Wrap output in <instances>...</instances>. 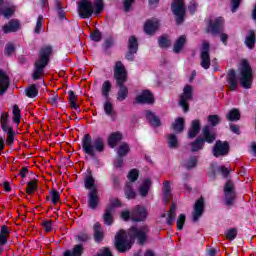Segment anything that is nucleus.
Returning a JSON list of instances; mask_svg holds the SVG:
<instances>
[{"label": "nucleus", "mask_w": 256, "mask_h": 256, "mask_svg": "<svg viewBox=\"0 0 256 256\" xmlns=\"http://www.w3.org/2000/svg\"><path fill=\"white\" fill-rule=\"evenodd\" d=\"M96 256H113L110 249L108 248H104V249H100V251L98 252V254Z\"/></svg>", "instance_id": "e2e57ef3"}, {"label": "nucleus", "mask_w": 256, "mask_h": 256, "mask_svg": "<svg viewBox=\"0 0 256 256\" xmlns=\"http://www.w3.org/2000/svg\"><path fill=\"white\" fill-rule=\"evenodd\" d=\"M208 122L212 126H217V124H220V117L217 115L208 116Z\"/></svg>", "instance_id": "6e6d98bb"}, {"label": "nucleus", "mask_w": 256, "mask_h": 256, "mask_svg": "<svg viewBox=\"0 0 256 256\" xmlns=\"http://www.w3.org/2000/svg\"><path fill=\"white\" fill-rule=\"evenodd\" d=\"M200 132V122L199 120H193L192 126L189 129L188 136L189 138H195Z\"/></svg>", "instance_id": "c756f323"}, {"label": "nucleus", "mask_w": 256, "mask_h": 256, "mask_svg": "<svg viewBox=\"0 0 256 256\" xmlns=\"http://www.w3.org/2000/svg\"><path fill=\"white\" fill-rule=\"evenodd\" d=\"M147 216H148L147 209L141 205H137V207H135L132 213H130V211H122L121 213V217L125 221H127L130 217L133 221H144Z\"/></svg>", "instance_id": "6e6552de"}, {"label": "nucleus", "mask_w": 256, "mask_h": 256, "mask_svg": "<svg viewBox=\"0 0 256 256\" xmlns=\"http://www.w3.org/2000/svg\"><path fill=\"white\" fill-rule=\"evenodd\" d=\"M204 212V199L203 197H200V199H197L195 205H194V211L192 213L193 221H199L200 217L203 215Z\"/></svg>", "instance_id": "a211bd4d"}, {"label": "nucleus", "mask_w": 256, "mask_h": 256, "mask_svg": "<svg viewBox=\"0 0 256 256\" xmlns=\"http://www.w3.org/2000/svg\"><path fill=\"white\" fill-rule=\"evenodd\" d=\"M186 221V215L184 213H180V215L177 218V227L178 229H183L184 223Z\"/></svg>", "instance_id": "864d4df0"}, {"label": "nucleus", "mask_w": 256, "mask_h": 256, "mask_svg": "<svg viewBox=\"0 0 256 256\" xmlns=\"http://www.w3.org/2000/svg\"><path fill=\"white\" fill-rule=\"evenodd\" d=\"M227 119L230 122H236L237 120H240V112L237 109L230 110L227 114Z\"/></svg>", "instance_id": "ea45409f"}, {"label": "nucleus", "mask_w": 256, "mask_h": 256, "mask_svg": "<svg viewBox=\"0 0 256 256\" xmlns=\"http://www.w3.org/2000/svg\"><path fill=\"white\" fill-rule=\"evenodd\" d=\"M224 195L226 205H233L236 199V191L234 183L232 181H227L224 185Z\"/></svg>", "instance_id": "4468645a"}, {"label": "nucleus", "mask_w": 256, "mask_h": 256, "mask_svg": "<svg viewBox=\"0 0 256 256\" xmlns=\"http://www.w3.org/2000/svg\"><path fill=\"white\" fill-rule=\"evenodd\" d=\"M133 3H135V0H123V9L126 13L131 10Z\"/></svg>", "instance_id": "4d7b16f0"}, {"label": "nucleus", "mask_w": 256, "mask_h": 256, "mask_svg": "<svg viewBox=\"0 0 256 256\" xmlns=\"http://www.w3.org/2000/svg\"><path fill=\"white\" fill-rule=\"evenodd\" d=\"M158 42H159V46H161L162 48H166L167 46L171 45V40L169 36H166V34H163V36H160Z\"/></svg>", "instance_id": "a18cd8bd"}, {"label": "nucleus", "mask_w": 256, "mask_h": 256, "mask_svg": "<svg viewBox=\"0 0 256 256\" xmlns=\"http://www.w3.org/2000/svg\"><path fill=\"white\" fill-rule=\"evenodd\" d=\"M250 152L253 156H256V142H251L250 144Z\"/></svg>", "instance_id": "774afa93"}, {"label": "nucleus", "mask_w": 256, "mask_h": 256, "mask_svg": "<svg viewBox=\"0 0 256 256\" xmlns=\"http://www.w3.org/2000/svg\"><path fill=\"white\" fill-rule=\"evenodd\" d=\"M121 205V201L119 199H112L110 205L106 208V211L104 212V223L106 225H112L114 219H113V213L115 211V207H118Z\"/></svg>", "instance_id": "ddd939ff"}, {"label": "nucleus", "mask_w": 256, "mask_h": 256, "mask_svg": "<svg viewBox=\"0 0 256 256\" xmlns=\"http://www.w3.org/2000/svg\"><path fill=\"white\" fill-rule=\"evenodd\" d=\"M83 251L82 245H75L72 251H65L63 256H81Z\"/></svg>", "instance_id": "f704fd0d"}, {"label": "nucleus", "mask_w": 256, "mask_h": 256, "mask_svg": "<svg viewBox=\"0 0 256 256\" xmlns=\"http://www.w3.org/2000/svg\"><path fill=\"white\" fill-rule=\"evenodd\" d=\"M255 42H256L255 32L254 30H249L245 40L246 46H248V48H254Z\"/></svg>", "instance_id": "72a5a7b5"}, {"label": "nucleus", "mask_w": 256, "mask_h": 256, "mask_svg": "<svg viewBox=\"0 0 256 256\" xmlns=\"http://www.w3.org/2000/svg\"><path fill=\"white\" fill-rule=\"evenodd\" d=\"M197 162H198L197 158L193 156L192 158H189V160L185 162V168L193 169L195 168V166H197Z\"/></svg>", "instance_id": "603ef678"}, {"label": "nucleus", "mask_w": 256, "mask_h": 256, "mask_svg": "<svg viewBox=\"0 0 256 256\" xmlns=\"http://www.w3.org/2000/svg\"><path fill=\"white\" fill-rule=\"evenodd\" d=\"M14 51H15V45L12 42H8V44H6L5 46L6 54L10 55Z\"/></svg>", "instance_id": "680f3d73"}, {"label": "nucleus", "mask_w": 256, "mask_h": 256, "mask_svg": "<svg viewBox=\"0 0 256 256\" xmlns=\"http://www.w3.org/2000/svg\"><path fill=\"white\" fill-rule=\"evenodd\" d=\"M58 100H59V98H58V95H57V94H53V96H51V97L49 98V102H50V104H52L53 106H57Z\"/></svg>", "instance_id": "338daca9"}, {"label": "nucleus", "mask_w": 256, "mask_h": 256, "mask_svg": "<svg viewBox=\"0 0 256 256\" xmlns=\"http://www.w3.org/2000/svg\"><path fill=\"white\" fill-rule=\"evenodd\" d=\"M10 86V78L3 72V70H0V96L4 94L8 90Z\"/></svg>", "instance_id": "aec40b11"}, {"label": "nucleus", "mask_w": 256, "mask_h": 256, "mask_svg": "<svg viewBox=\"0 0 256 256\" xmlns=\"http://www.w3.org/2000/svg\"><path fill=\"white\" fill-rule=\"evenodd\" d=\"M123 136L121 132H113L108 138V145L111 148H115V146L122 140Z\"/></svg>", "instance_id": "a878e982"}, {"label": "nucleus", "mask_w": 256, "mask_h": 256, "mask_svg": "<svg viewBox=\"0 0 256 256\" xmlns=\"http://www.w3.org/2000/svg\"><path fill=\"white\" fill-rule=\"evenodd\" d=\"M51 199L53 203H58V201H60L59 191H56V190L51 191Z\"/></svg>", "instance_id": "bf43d9fd"}, {"label": "nucleus", "mask_w": 256, "mask_h": 256, "mask_svg": "<svg viewBox=\"0 0 256 256\" xmlns=\"http://www.w3.org/2000/svg\"><path fill=\"white\" fill-rule=\"evenodd\" d=\"M14 142H15V132H14L12 126H10L9 132H8V135L6 138V144H7V146H13Z\"/></svg>", "instance_id": "c03bdc74"}, {"label": "nucleus", "mask_w": 256, "mask_h": 256, "mask_svg": "<svg viewBox=\"0 0 256 256\" xmlns=\"http://www.w3.org/2000/svg\"><path fill=\"white\" fill-rule=\"evenodd\" d=\"M151 185H152L151 180L142 181V183L140 184L139 189H138L141 197H145L146 195H148Z\"/></svg>", "instance_id": "cd10ccee"}, {"label": "nucleus", "mask_w": 256, "mask_h": 256, "mask_svg": "<svg viewBox=\"0 0 256 256\" xmlns=\"http://www.w3.org/2000/svg\"><path fill=\"white\" fill-rule=\"evenodd\" d=\"M227 83H228V88L230 90H237V88L239 86V82L237 80L235 70H229L228 77H227Z\"/></svg>", "instance_id": "412c9836"}, {"label": "nucleus", "mask_w": 256, "mask_h": 256, "mask_svg": "<svg viewBox=\"0 0 256 256\" xmlns=\"http://www.w3.org/2000/svg\"><path fill=\"white\" fill-rule=\"evenodd\" d=\"M238 78L240 81V85L243 88H251L253 84V78H254V73L252 70L251 65L247 60H242L239 66L238 70Z\"/></svg>", "instance_id": "423d86ee"}, {"label": "nucleus", "mask_w": 256, "mask_h": 256, "mask_svg": "<svg viewBox=\"0 0 256 256\" xmlns=\"http://www.w3.org/2000/svg\"><path fill=\"white\" fill-rule=\"evenodd\" d=\"M176 205H172V207H170V210L168 211V215H167V223L168 225H172L175 221V217H176Z\"/></svg>", "instance_id": "58836bf2"}, {"label": "nucleus", "mask_w": 256, "mask_h": 256, "mask_svg": "<svg viewBox=\"0 0 256 256\" xmlns=\"http://www.w3.org/2000/svg\"><path fill=\"white\" fill-rule=\"evenodd\" d=\"M242 0H231V11L232 13H236L237 9H239Z\"/></svg>", "instance_id": "13d9d810"}, {"label": "nucleus", "mask_w": 256, "mask_h": 256, "mask_svg": "<svg viewBox=\"0 0 256 256\" xmlns=\"http://www.w3.org/2000/svg\"><path fill=\"white\" fill-rule=\"evenodd\" d=\"M21 29V24L17 20L9 21V23L4 24L3 33H16Z\"/></svg>", "instance_id": "4be33fe9"}, {"label": "nucleus", "mask_w": 256, "mask_h": 256, "mask_svg": "<svg viewBox=\"0 0 256 256\" xmlns=\"http://www.w3.org/2000/svg\"><path fill=\"white\" fill-rule=\"evenodd\" d=\"M230 150L228 142H222L218 140L212 148V154L215 158H221V156H227Z\"/></svg>", "instance_id": "2eb2a0df"}, {"label": "nucleus", "mask_w": 256, "mask_h": 256, "mask_svg": "<svg viewBox=\"0 0 256 256\" xmlns=\"http://www.w3.org/2000/svg\"><path fill=\"white\" fill-rule=\"evenodd\" d=\"M104 233L101 229L100 223H94V238L95 241H102Z\"/></svg>", "instance_id": "e433bc0d"}, {"label": "nucleus", "mask_w": 256, "mask_h": 256, "mask_svg": "<svg viewBox=\"0 0 256 256\" xmlns=\"http://www.w3.org/2000/svg\"><path fill=\"white\" fill-rule=\"evenodd\" d=\"M130 148L128 146V144H121L118 148V156H121V158H123V156H126L129 152Z\"/></svg>", "instance_id": "8fccbe9b"}, {"label": "nucleus", "mask_w": 256, "mask_h": 256, "mask_svg": "<svg viewBox=\"0 0 256 256\" xmlns=\"http://www.w3.org/2000/svg\"><path fill=\"white\" fill-rule=\"evenodd\" d=\"M193 98V86L187 84L184 86L183 92L180 95V106H182L184 112L189 110V100Z\"/></svg>", "instance_id": "f8f14e48"}, {"label": "nucleus", "mask_w": 256, "mask_h": 256, "mask_svg": "<svg viewBox=\"0 0 256 256\" xmlns=\"http://www.w3.org/2000/svg\"><path fill=\"white\" fill-rule=\"evenodd\" d=\"M111 82H109V80H106L103 84H102V95L104 96V98H109V92L111 90Z\"/></svg>", "instance_id": "37998d69"}, {"label": "nucleus", "mask_w": 256, "mask_h": 256, "mask_svg": "<svg viewBox=\"0 0 256 256\" xmlns=\"http://www.w3.org/2000/svg\"><path fill=\"white\" fill-rule=\"evenodd\" d=\"M37 189V183L36 181H28V185L26 187V192L28 194L34 193V191Z\"/></svg>", "instance_id": "5fc2aeb1"}, {"label": "nucleus", "mask_w": 256, "mask_h": 256, "mask_svg": "<svg viewBox=\"0 0 256 256\" xmlns=\"http://www.w3.org/2000/svg\"><path fill=\"white\" fill-rule=\"evenodd\" d=\"M139 177L138 170H131L128 174V179L130 180L125 185V195L127 199H134L137 195L135 189H133V181H137Z\"/></svg>", "instance_id": "1a4fd4ad"}, {"label": "nucleus", "mask_w": 256, "mask_h": 256, "mask_svg": "<svg viewBox=\"0 0 256 256\" xmlns=\"http://www.w3.org/2000/svg\"><path fill=\"white\" fill-rule=\"evenodd\" d=\"M94 185H95V180L92 174H88V176H86L85 178V187L90 191V189H92Z\"/></svg>", "instance_id": "09e8293b"}, {"label": "nucleus", "mask_w": 256, "mask_h": 256, "mask_svg": "<svg viewBox=\"0 0 256 256\" xmlns=\"http://www.w3.org/2000/svg\"><path fill=\"white\" fill-rule=\"evenodd\" d=\"M104 9L103 0H82L78 3L77 12L81 19H90L92 15H99Z\"/></svg>", "instance_id": "f03ea898"}, {"label": "nucleus", "mask_w": 256, "mask_h": 256, "mask_svg": "<svg viewBox=\"0 0 256 256\" xmlns=\"http://www.w3.org/2000/svg\"><path fill=\"white\" fill-rule=\"evenodd\" d=\"M91 39L95 41H99L102 39V34L100 30H94V32H91Z\"/></svg>", "instance_id": "052dcab7"}, {"label": "nucleus", "mask_w": 256, "mask_h": 256, "mask_svg": "<svg viewBox=\"0 0 256 256\" xmlns=\"http://www.w3.org/2000/svg\"><path fill=\"white\" fill-rule=\"evenodd\" d=\"M167 144L171 149L178 148L179 147L178 136H176V134H169L167 137Z\"/></svg>", "instance_id": "2f4dec72"}, {"label": "nucleus", "mask_w": 256, "mask_h": 256, "mask_svg": "<svg viewBox=\"0 0 256 256\" xmlns=\"http://www.w3.org/2000/svg\"><path fill=\"white\" fill-rule=\"evenodd\" d=\"M186 42V36H179L174 43V52H180Z\"/></svg>", "instance_id": "4c0bfd02"}, {"label": "nucleus", "mask_w": 256, "mask_h": 256, "mask_svg": "<svg viewBox=\"0 0 256 256\" xmlns=\"http://www.w3.org/2000/svg\"><path fill=\"white\" fill-rule=\"evenodd\" d=\"M158 27H159V21L157 19L153 21H147L144 24V31L145 33H147V35H153V33L157 31Z\"/></svg>", "instance_id": "5701e85b"}, {"label": "nucleus", "mask_w": 256, "mask_h": 256, "mask_svg": "<svg viewBox=\"0 0 256 256\" xmlns=\"http://www.w3.org/2000/svg\"><path fill=\"white\" fill-rule=\"evenodd\" d=\"M43 17L42 15H40L36 21V25H35V28H34V33H36V35H39V33H41L42 31V27H43Z\"/></svg>", "instance_id": "de8ad7c7"}, {"label": "nucleus", "mask_w": 256, "mask_h": 256, "mask_svg": "<svg viewBox=\"0 0 256 256\" xmlns=\"http://www.w3.org/2000/svg\"><path fill=\"white\" fill-rule=\"evenodd\" d=\"M172 12L176 15V23L181 25L184 21V17L186 14V7L183 0H174L172 3Z\"/></svg>", "instance_id": "9b49d317"}, {"label": "nucleus", "mask_w": 256, "mask_h": 256, "mask_svg": "<svg viewBox=\"0 0 256 256\" xmlns=\"http://www.w3.org/2000/svg\"><path fill=\"white\" fill-rule=\"evenodd\" d=\"M200 64L202 68H205V70H208L211 66L209 42H203L202 46L200 47Z\"/></svg>", "instance_id": "9d476101"}, {"label": "nucleus", "mask_w": 256, "mask_h": 256, "mask_svg": "<svg viewBox=\"0 0 256 256\" xmlns=\"http://www.w3.org/2000/svg\"><path fill=\"white\" fill-rule=\"evenodd\" d=\"M82 148L85 154L94 158L96 156V152H104L105 150V142L103 138H94L89 136V134H85L82 140Z\"/></svg>", "instance_id": "39448f33"}, {"label": "nucleus", "mask_w": 256, "mask_h": 256, "mask_svg": "<svg viewBox=\"0 0 256 256\" xmlns=\"http://www.w3.org/2000/svg\"><path fill=\"white\" fill-rule=\"evenodd\" d=\"M237 229H228L225 231L226 239H229L230 241H233L237 237Z\"/></svg>", "instance_id": "3c124183"}, {"label": "nucleus", "mask_w": 256, "mask_h": 256, "mask_svg": "<svg viewBox=\"0 0 256 256\" xmlns=\"http://www.w3.org/2000/svg\"><path fill=\"white\" fill-rule=\"evenodd\" d=\"M215 140L216 136L214 132H211L210 126H205L203 128V138H197L195 142H192L191 150L192 152H199L200 150H203L205 142H208V144H213Z\"/></svg>", "instance_id": "0eeeda50"}, {"label": "nucleus", "mask_w": 256, "mask_h": 256, "mask_svg": "<svg viewBox=\"0 0 256 256\" xmlns=\"http://www.w3.org/2000/svg\"><path fill=\"white\" fill-rule=\"evenodd\" d=\"M144 114L150 124H152V126H161V120L158 116H155L154 112H152L151 110H146Z\"/></svg>", "instance_id": "393cba45"}, {"label": "nucleus", "mask_w": 256, "mask_h": 256, "mask_svg": "<svg viewBox=\"0 0 256 256\" xmlns=\"http://www.w3.org/2000/svg\"><path fill=\"white\" fill-rule=\"evenodd\" d=\"M99 201H100L99 191L97 187H92L88 193V206L91 209H96V207H98L99 205Z\"/></svg>", "instance_id": "f3484780"}, {"label": "nucleus", "mask_w": 256, "mask_h": 256, "mask_svg": "<svg viewBox=\"0 0 256 256\" xmlns=\"http://www.w3.org/2000/svg\"><path fill=\"white\" fill-rule=\"evenodd\" d=\"M136 102H138L139 104H154V94L150 90H142V92H139V94H137Z\"/></svg>", "instance_id": "dca6fc26"}, {"label": "nucleus", "mask_w": 256, "mask_h": 256, "mask_svg": "<svg viewBox=\"0 0 256 256\" xmlns=\"http://www.w3.org/2000/svg\"><path fill=\"white\" fill-rule=\"evenodd\" d=\"M9 235V227H7V225H2L0 229V245H6V243H8Z\"/></svg>", "instance_id": "c85d7f7f"}, {"label": "nucleus", "mask_w": 256, "mask_h": 256, "mask_svg": "<svg viewBox=\"0 0 256 256\" xmlns=\"http://www.w3.org/2000/svg\"><path fill=\"white\" fill-rule=\"evenodd\" d=\"M103 109L106 116H111L112 120H115L116 112L114 110L112 102L110 100H106L103 104Z\"/></svg>", "instance_id": "bb28decb"}, {"label": "nucleus", "mask_w": 256, "mask_h": 256, "mask_svg": "<svg viewBox=\"0 0 256 256\" xmlns=\"http://www.w3.org/2000/svg\"><path fill=\"white\" fill-rule=\"evenodd\" d=\"M128 48H129L130 52H132V55L134 56V54L137 52V50L139 48V42H138L136 36L129 37Z\"/></svg>", "instance_id": "7c9ffc66"}, {"label": "nucleus", "mask_w": 256, "mask_h": 256, "mask_svg": "<svg viewBox=\"0 0 256 256\" xmlns=\"http://www.w3.org/2000/svg\"><path fill=\"white\" fill-rule=\"evenodd\" d=\"M224 23L225 20L223 19V17H217L214 23L209 24L208 31H210V33H220Z\"/></svg>", "instance_id": "6ab92c4d"}, {"label": "nucleus", "mask_w": 256, "mask_h": 256, "mask_svg": "<svg viewBox=\"0 0 256 256\" xmlns=\"http://www.w3.org/2000/svg\"><path fill=\"white\" fill-rule=\"evenodd\" d=\"M123 164L124 162L122 156H119V158H117L114 162L115 168H123Z\"/></svg>", "instance_id": "0e129e2a"}, {"label": "nucleus", "mask_w": 256, "mask_h": 256, "mask_svg": "<svg viewBox=\"0 0 256 256\" xmlns=\"http://www.w3.org/2000/svg\"><path fill=\"white\" fill-rule=\"evenodd\" d=\"M172 128L174 132L180 133L184 130V118H176L174 123L172 124Z\"/></svg>", "instance_id": "c9c22d12"}, {"label": "nucleus", "mask_w": 256, "mask_h": 256, "mask_svg": "<svg viewBox=\"0 0 256 256\" xmlns=\"http://www.w3.org/2000/svg\"><path fill=\"white\" fill-rule=\"evenodd\" d=\"M149 231L150 229L147 225H143L142 227H131L128 234L126 231H119L115 235L116 248L121 253H124L128 249H131L135 239H137L140 245H144L148 239Z\"/></svg>", "instance_id": "f257e3e1"}, {"label": "nucleus", "mask_w": 256, "mask_h": 256, "mask_svg": "<svg viewBox=\"0 0 256 256\" xmlns=\"http://www.w3.org/2000/svg\"><path fill=\"white\" fill-rule=\"evenodd\" d=\"M16 7L14 5H8L4 9L0 10V15H3L6 19H10L14 15Z\"/></svg>", "instance_id": "473e14b6"}, {"label": "nucleus", "mask_w": 256, "mask_h": 256, "mask_svg": "<svg viewBox=\"0 0 256 256\" xmlns=\"http://www.w3.org/2000/svg\"><path fill=\"white\" fill-rule=\"evenodd\" d=\"M21 121V110L19 106L15 105L13 106V122L15 124H20Z\"/></svg>", "instance_id": "79ce46f5"}, {"label": "nucleus", "mask_w": 256, "mask_h": 256, "mask_svg": "<svg viewBox=\"0 0 256 256\" xmlns=\"http://www.w3.org/2000/svg\"><path fill=\"white\" fill-rule=\"evenodd\" d=\"M68 96H69V104L71 108H74L75 110H77L78 104H77V96L75 92H73V90H69Z\"/></svg>", "instance_id": "a19ab883"}, {"label": "nucleus", "mask_w": 256, "mask_h": 256, "mask_svg": "<svg viewBox=\"0 0 256 256\" xmlns=\"http://www.w3.org/2000/svg\"><path fill=\"white\" fill-rule=\"evenodd\" d=\"M52 54L51 46H43L40 50V54L34 63V72L32 78L38 80L45 72V68L49 62L50 56Z\"/></svg>", "instance_id": "7ed1b4c3"}, {"label": "nucleus", "mask_w": 256, "mask_h": 256, "mask_svg": "<svg viewBox=\"0 0 256 256\" xmlns=\"http://www.w3.org/2000/svg\"><path fill=\"white\" fill-rule=\"evenodd\" d=\"M7 120H8V114L2 113L1 118H0V123H1L3 131H4V126H5Z\"/></svg>", "instance_id": "69168bd1"}, {"label": "nucleus", "mask_w": 256, "mask_h": 256, "mask_svg": "<svg viewBox=\"0 0 256 256\" xmlns=\"http://www.w3.org/2000/svg\"><path fill=\"white\" fill-rule=\"evenodd\" d=\"M127 72L125 70V66L123 62L118 61L115 63L114 68V77L117 80V84H119L120 88L117 95V100L119 102H123V100H126L128 96V88L124 86V82L126 80Z\"/></svg>", "instance_id": "20e7f679"}, {"label": "nucleus", "mask_w": 256, "mask_h": 256, "mask_svg": "<svg viewBox=\"0 0 256 256\" xmlns=\"http://www.w3.org/2000/svg\"><path fill=\"white\" fill-rule=\"evenodd\" d=\"M162 191H163V200L165 202L171 201L173 195H172V189H171L170 181H164Z\"/></svg>", "instance_id": "b1692460"}, {"label": "nucleus", "mask_w": 256, "mask_h": 256, "mask_svg": "<svg viewBox=\"0 0 256 256\" xmlns=\"http://www.w3.org/2000/svg\"><path fill=\"white\" fill-rule=\"evenodd\" d=\"M37 94H38V89L35 84H32L31 86H29L26 90V95L29 98H35V96H37Z\"/></svg>", "instance_id": "49530a36"}]
</instances>
